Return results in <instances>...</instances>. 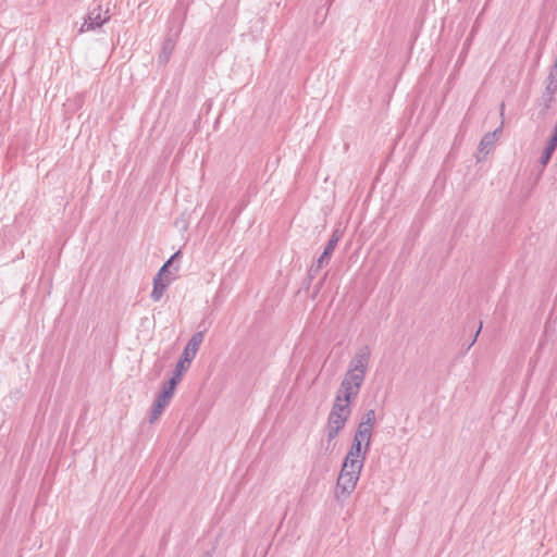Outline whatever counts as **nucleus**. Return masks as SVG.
Here are the masks:
<instances>
[{
	"label": "nucleus",
	"instance_id": "nucleus-1",
	"mask_svg": "<svg viewBox=\"0 0 557 557\" xmlns=\"http://www.w3.org/2000/svg\"><path fill=\"white\" fill-rule=\"evenodd\" d=\"M370 354V348L368 346H362L356 351L348 364V370L341 382V385L346 386L345 389L348 388L360 392L366 379Z\"/></svg>",
	"mask_w": 557,
	"mask_h": 557
},
{
	"label": "nucleus",
	"instance_id": "nucleus-2",
	"mask_svg": "<svg viewBox=\"0 0 557 557\" xmlns=\"http://www.w3.org/2000/svg\"><path fill=\"white\" fill-rule=\"evenodd\" d=\"M371 440V437H367L366 435L359 434L357 432L355 433L352 445L350 446L344 460L346 467H350L352 469L358 467L359 469L363 468L366 455L370 449Z\"/></svg>",
	"mask_w": 557,
	"mask_h": 557
},
{
	"label": "nucleus",
	"instance_id": "nucleus-3",
	"mask_svg": "<svg viewBox=\"0 0 557 557\" xmlns=\"http://www.w3.org/2000/svg\"><path fill=\"white\" fill-rule=\"evenodd\" d=\"M346 386L339 385L336 392L335 400L329 414L349 419L351 413V403L355 401L359 392L345 389Z\"/></svg>",
	"mask_w": 557,
	"mask_h": 557
},
{
	"label": "nucleus",
	"instance_id": "nucleus-4",
	"mask_svg": "<svg viewBox=\"0 0 557 557\" xmlns=\"http://www.w3.org/2000/svg\"><path fill=\"white\" fill-rule=\"evenodd\" d=\"M362 469L346 467V463H343L342 470L337 478L336 483V498L339 499L341 495L345 497L349 496L354 490L356 488L357 482L359 480L360 473Z\"/></svg>",
	"mask_w": 557,
	"mask_h": 557
},
{
	"label": "nucleus",
	"instance_id": "nucleus-5",
	"mask_svg": "<svg viewBox=\"0 0 557 557\" xmlns=\"http://www.w3.org/2000/svg\"><path fill=\"white\" fill-rule=\"evenodd\" d=\"M203 341V333L197 332L195 333L190 339L188 341L187 345L185 346L181 358L175 367L176 371H180V373L184 374V372L187 371L189 368L193 359L195 358L201 343Z\"/></svg>",
	"mask_w": 557,
	"mask_h": 557
},
{
	"label": "nucleus",
	"instance_id": "nucleus-6",
	"mask_svg": "<svg viewBox=\"0 0 557 557\" xmlns=\"http://www.w3.org/2000/svg\"><path fill=\"white\" fill-rule=\"evenodd\" d=\"M110 20L109 11H102L100 5L91 9L79 28V33H85L89 30H95L98 27H101L106 22Z\"/></svg>",
	"mask_w": 557,
	"mask_h": 557
},
{
	"label": "nucleus",
	"instance_id": "nucleus-7",
	"mask_svg": "<svg viewBox=\"0 0 557 557\" xmlns=\"http://www.w3.org/2000/svg\"><path fill=\"white\" fill-rule=\"evenodd\" d=\"M184 18H185L184 16L182 18L177 17V21H178L177 29L174 32L173 35L169 36L164 40V42L162 45L161 53L159 55L160 63L165 64L170 60V57L173 53L175 46H176V39L178 38L180 33L182 30Z\"/></svg>",
	"mask_w": 557,
	"mask_h": 557
},
{
	"label": "nucleus",
	"instance_id": "nucleus-8",
	"mask_svg": "<svg viewBox=\"0 0 557 557\" xmlns=\"http://www.w3.org/2000/svg\"><path fill=\"white\" fill-rule=\"evenodd\" d=\"M347 421H348V419L329 414L327 423H326V437H327L326 449H330L332 441L337 437V435L341 433V431L345 428Z\"/></svg>",
	"mask_w": 557,
	"mask_h": 557
},
{
	"label": "nucleus",
	"instance_id": "nucleus-9",
	"mask_svg": "<svg viewBox=\"0 0 557 557\" xmlns=\"http://www.w3.org/2000/svg\"><path fill=\"white\" fill-rule=\"evenodd\" d=\"M376 423V416L375 411L373 409L367 410L357 426L356 432L362 435H366L367 437H371L373 435V428Z\"/></svg>",
	"mask_w": 557,
	"mask_h": 557
},
{
	"label": "nucleus",
	"instance_id": "nucleus-10",
	"mask_svg": "<svg viewBox=\"0 0 557 557\" xmlns=\"http://www.w3.org/2000/svg\"><path fill=\"white\" fill-rule=\"evenodd\" d=\"M339 239H341V233L338 230H335L332 233L326 246L324 247L323 252L317 259L319 261L320 265L326 267L329 264Z\"/></svg>",
	"mask_w": 557,
	"mask_h": 557
},
{
	"label": "nucleus",
	"instance_id": "nucleus-11",
	"mask_svg": "<svg viewBox=\"0 0 557 557\" xmlns=\"http://www.w3.org/2000/svg\"><path fill=\"white\" fill-rule=\"evenodd\" d=\"M170 281H163V278L153 277V288L151 292V298L154 301H159L161 297L163 296L164 290L169 286Z\"/></svg>",
	"mask_w": 557,
	"mask_h": 557
},
{
	"label": "nucleus",
	"instance_id": "nucleus-12",
	"mask_svg": "<svg viewBox=\"0 0 557 557\" xmlns=\"http://www.w3.org/2000/svg\"><path fill=\"white\" fill-rule=\"evenodd\" d=\"M183 374L180 371L174 370L172 377L166 381L162 386V392H169L173 396L177 384L181 382Z\"/></svg>",
	"mask_w": 557,
	"mask_h": 557
},
{
	"label": "nucleus",
	"instance_id": "nucleus-13",
	"mask_svg": "<svg viewBox=\"0 0 557 557\" xmlns=\"http://www.w3.org/2000/svg\"><path fill=\"white\" fill-rule=\"evenodd\" d=\"M183 374L180 371L174 370L172 377L166 381L162 386V392H169L173 396L177 384L181 382Z\"/></svg>",
	"mask_w": 557,
	"mask_h": 557
},
{
	"label": "nucleus",
	"instance_id": "nucleus-14",
	"mask_svg": "<svg viewBox=\"0 0 557 557\" xmlns=\"http://www.w3.org/2000/svg\"><path fill=\"white\" fill-rule=\"evenodd\" d=\"M183 374L180 371L174 370L172 377L166 381L162 386V392H169L173 396L177 384L181 382Z\"/></svg>",
	"mask_w": 557,
	"mask_h": 557
},
{
	"label": "nucleus",
	"instance_id": "nucleus-15",
	"mask_svg": "<svg viewBox=\"0 0 557 557\" xmlns=\"http://www.w3.org/2000/svg\"><path fill=\"white\" fill-rule=\"evenodd\" d=\"M496 136L497 131L485 134L480 141V151H485V153H488L496 141Z\"/></svg>",
	"mask_w": 557,
	"mask_h": 557
},
{
	"label": "nucleus",
	"instance_id": "nucleus-16",
	"mask_svg": "<svg viewBox=\"0 0 557 557\" xmlns=\"http://www.w3.org/2000/svg\"><path fill=\"white\" fill-rule=\"evenodd\" d=\"M557 148V144H555L554 141H550L549 139L547 140V144H546V147L544 148L543 152H542V156H541V159H540V162L543 166L547 165V163L549 162L554 151L556 150Z\"/></svg>",
	"mask_w": 557,
	"mask_h": 557
},
{
	"label": "nucleus",
	"instance_id": "nucleus-17",
	"mask_svg": "<svg viewBox=\"0 0 557 557\" xmlns=\"http://www.w3.org/2000/svg\"><path fill=\"white\" fill-rule=\"evenodd\" d=\"M181 256V251H176L171 258L161 267L156 277L162 278L164 275L169 273L170 267L173 264L174 260Z\"/></svg>",
	"mask_w": 557,
	"mask_h": 557
},
{
	"label": "nucleus",
	"instance_id": "nucleus-18",
	"mask_svg": "<svg viewBox=\"0 0 557 557\" xmlns=\"http://www.w3.org/2000/svg\"><path fill=\"white\" fill-rule=\"evenodd\" d=\"M166 406L158 403L154 400V404L152 406V410H151V414H150V422H154L156 420L159 419V417L161 416V413L163 412V410L165 409Z\"/></svg>",
	"mask_w": 557,
	"mask_h": 557
},
{
	"label": "nucleus",
	"instance_id": "nucleus-19",
	"mask_svg": "<svg viewBox=\"0 0 557 557\" xmlns=\"http://www.w3.org/2000/svg\"><path fill=\"white\" fill-rule=\"evenodd\" d=\"M325 265H320L319 261L315 260L310 269L308 270V275H307V278L309 281V283L317 276V274L319 273V271L321 269H323Z\"/></svg>",
	"mask_w": 557,
	"mask_h": 557
},
{
	"label": "nucleus",
	"instance_id": "nucleus-20",
	"mask_svg": "<svg viewBox=\"0 0 557 557\" xmlns=\"http://www.w3.org/2000/svg\"><path fill=\"white\" fill-rule=\"evenodd\" d=\"M172 397H173V396H171V395L169 394V392H162V391H161V392L159 393V395H158V397H157L156 401H158V403H160V404H162V405H164V406H168V405L170 404V400H171V398H172Z\"/></svg>",
	"mask_w": 557,
	"mask_h": 557
},
{
	"label": "nucleus",
	"instance_id": "nucleus-21",
	"mask_svg": "<svg viewBox=\"0 0 557 557\" xmlns=\"http://www.w3.org/2000/svg\"><path fill=\"white\" fill-rule=\"evenodd\" d=\"M548 139L550 141H554L555 144H557V127L556 126L554 127L553 134Z\"/></svg>",
	"mask_w": 557,
	"mask_h": 557
},
{
	"label": "nucleus",
	"instance_id": "nucleus-22",
	"mask_svg": "<svg viewBox=\"0 0 557 557\" xmlns=\"http://www.w3.org/2000/svg\"><path fill=\"white\" fill-rule=\"evenodd\" d=\"M327 277V272L323 275V277L319 281V283L317 284V292L321 288V286L323 285V283L325 282Z\"/></svg>",
	"mask_w": 557,
	"mask_h": 557
},
{
	"label": "nucleus",
	"instance_id": "nucleus-23",
	"mask_svg": "<svg viewBox=\"0 0 557 557\" xmlns=\"http://www.w3.org/2000/svg\"><path fill=\"white\" fill-rule=\"evenodd\" d=\"M481 329H482V323H480V326H479V329H478V331H476V333H475V335H474V337H473V339H472V342L470 343V345H469V347H468V348H470V347L475 343V341H476V338H478V335H479V333H480Z\"/></svg>",
	"mask_w": 557,
	"mask_h": 557
},
{
	"label": "nucleus",
	"instance_id": "nucleus-24",
	"mask_svg": "<svg viewBox=\"0 0 557 557\" xmlns=\"http://www.w3.org/2000/svg\"><path fill=\"white\" fill-rule=\"evenodd\" d=\"M202 557H211L210 553H206Z\"/></svg>",
	"mask_w": 557,
	"mask_h": 557
}]
</instances>
